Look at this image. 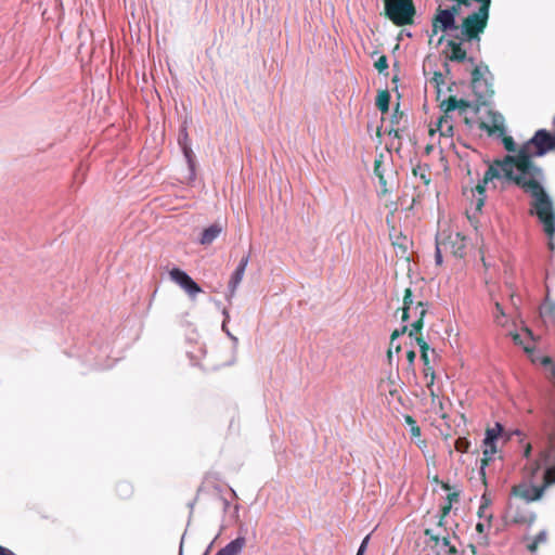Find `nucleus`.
<instances>
[{
  "instance_id": "58836bf2",
  "label": "nucleus",
  "mask_w": 555,
  "mask_h": 555,
  "mask_svg": "<svg viewBox=\"0 0 555 555\" xmlns=\"http://www.w3.org/2000/svg\"><path fill=\"white\" fill-rule=\"evenodd\" d=\"M459 493L457 492H452V493H449L448 496H447V500H448V504L452 505L454 502H457L459 501Z\"/></svg>"
},
{
  "instance_id": "ddd939ff",
  "label": "nucleus",
  "mask_w": 555,
  "mask_h": 555,
  "mask_svg": "<svg viewBox=\"0 0 555 555\" xmlns=\"http://www.w3.org/2000/svg\"><path fill=\"white\" fill-rule=\"evenodd\" d=\"M447 47L450 49L448 59L452 62H463L466 60V51L462 48L461 42L449 40Z\"/></svg>"
},
{
  "instance_id": "de8ad7c7",
  "label": "nucleus",
  "mask_w": 555,
  "mask_h": 555,
  "mask_svg": "<svg viewBox=\"0 0 555 555\" xmlns=\"http://www.w3.org/2000/svg\"><path fill=\"white\" fill-rule=\"evenodd\" d=\"M444 519L446 518H441V516L439 517V521H438V526L439 527H443L444 526Z\"/></svg>"
},
{
  "instance_id": "09e8293b",
  "label": "nucleus",
  "mask_w": 555,
  "mask_h": 555,
  "mask_svg": "<svg viewBox=\"0 0 555 555\" xmlns=\"http://www.w3.org/2000/svg\"><path fill=\"white\" fill-rule=\"evenodd\" d=\"M428 389H429V391H430V397H431L433 399H435L437 396H436V393H435V391H434V389H433V386H431L430 388H428Z\"/></svg>"
},
{
  "instance_id": "c85d7f7f",
  "label": "nucleus",
  "mask_w": 555,
  "mask_h": 555,
  "mask_svg": "<svg viewBox=\"0 0 555 555\" xmlns=\"http://www.w3.org/2000/svg\"><path fill=\"white\" fill-rule=\"evenodd\" d=\"M375 68L379 72V73H383L384 70H386L388 68V60H387V56L386 55H382L379 56V59L375 62L374 64Z\"/></svg>"
},
{
  "instance_id": "79ce46f5",
  "label": "nucleus",
  "mask_w": 555,
  "mask_h": 555,
  "mask_svg": "<svg viewBox=\"0 0 555 555\" xmlns=\"http://www.w3.org/2000/svg\"><path fill=\"white\" fill-rule=\"evenodd\" d=\"M530 453H531V444H530V443H528V444L526 446V448H525L524 456L528 459V457L530 456Z\"/></svg>"
},
{
  "instance_id": "f8f14e48",
  "label": "nucleus",
  "mask_w": 555,
  "mask_h": 555,
  "mask_svg": "<svg viewBox=\"0 0 555 555\" xmlns=\"http://www.w3.org/2000/svg\"><path fill=\"white\" fill-rule=\"evenodd\" d=\"M223 231V227L219 223H214L206 228L201 236L199 243L202 245H210Z\"/></svg>"
},
{
  "instance_id": "5fc2aeb1",
  "label": "nucleus",
  "mask_w": 555,
  "mask_h": 555,
  "mask_svg": "<svg viewBox=\"0 0 555 555\" xmlns=\"http://www.w3.org/2000/svg\"><path fill=\"white\" fill-rule=\"evenodd\" d=\"M550 248H551V249H553V248H554V246H553V243H552V242H550Z\"/></svg>"
},
{
  "instance_id": "20e7f679",
  "label": "nucleus",
  "mask_w": 555,
  "mask_h": 555,
  "mask_svg": "<svg viewBox=\"0 0 555 555\" xmlns=\"http://www.w3.org/2000/svg\"><path fill=\"white\" fill-rule=\"evenodd\" d=\"M504 519L506 524L531 525L535 515L526 504L509 503Z\"/></svg>"
},
{
  "instance_id": "c03bdc74",
  "label": "nucleus",
  "mask_w": 555,
  "mask_h": 555,
  "mask_svg": "<svg viewBox=\"0 0 555 555\" xmlns=\"http://www.w3.org/2000/svg\"><path fill=\"white\" fill-rule=\"evenodd\" d=\"M387 358H388V360H389V362H390V361H391V358H392V349H391V347H390V348L388 349V351H387Z\"/></svg>"
},
{
  "instance_id": "0eeeda50",
  "label": "nucleus",
  "mask_w": 555,
  "mask_h": 555,
  "mask_svg": "<svg viewBox=\"0 0 555 555\" xmlns=\"http://www.w3.org/2000/svg\"><path fill=\"white\" fill-rule=\"evenodd\" d=\"M457 28L455 18L452 17V13L439 7L433 17V35H436L438 31H447Z\"/></svg>"
},
{
  "instance_id": "a18cd8bd",
  "label": "nucleus",
  "mask_w": 555,
  "mask_h": 555,
  "mask_svg": "<svg viewBox=\"0 0 555 555\" xmlns=\"http://www.w3.org/2000/svg\"><path fill=\"white\" fill-rule=\"evenodd\" d=\"M441 488H442L443 490H447V491H449V490H450V486H449V483H446V482H442V483H441Z\"/></svg>"
},
{
  "instance_id": "f03ea898",
  "label": "nucleus",
  "mask_w": 555,
  "mask_h": 555,
  "mask_svg": "<svg viewBox=\"0 0 555 555\" xmlns=\"http://www.w3.org/2000/svg\"><path fill=\"white\" fill-rule=\"evenodd\" d=\"M489 67L485 64L477 65L472 72V89L477 99L487 102L493 94V85L488 78Z\"/></svg>"
},
{
  "instance_id": "cd10ccee",
  "label": "nucleus",
  "mask_w": 555,
  "mask_h": 555,
  "mask_svg": "<svg viewBox=\"0 0 555 555\" xmlns=\"http://www.w3.org/2000/svg\"><path fill=\"white\" fill-rule=\"evenodd\" d=\"M502 142L506 151L508 152H515L516 151V144L512 137L509 135H502Z\"/></svg>"
},
{
  "instance_id": "f3484780",
  "label": "nucleus",
  "mask_w": 555,
  "mask_h": 555,
  "mask_svg": "<svg viewBox=\"0 0 555 555\" xmlns=\"http://www.w3.org/2000/svg\"><path fill=\"white\" fill-rule=\"evenodd\" d=\"M414 302L412 298V291L411 288H405L404 296H403V307H402V321L405 322L409 320L411 311L414 308Z\"/></svg>"
},
{
  "instance_id": "9d476101",
  "label": "nucleus",
  "mask_w": 555,
  "mask_h": 555,
  "mask_svg": "<svg viewBox=\"0 0 555 555\" xmlns=\"http://www.w3.org/2000/svg\"><path fill=\"white\" fill-rule=\"evenodd\" d=\"M424 534L429 538L430 541L435 543L436 546L441 544L442 547H446V554L455 555L457 550L454 545H451L450 539L448 537L440 538L438 534H435L434 531L429 528L425 529Z\"/></svg>"
},
{
  "instance_id": "7ed1b4c3",
  "label": "nucleus",
  "mask_w": 555,
  "mask_h": 555,
  "mask_svg": "<svg viewBox=\"0 0 555 555\" xmlns=\"http://www.w3.org/2000/svg\"><path fill=\"white\" fill-rule=\"evenodd\" d=\"M503 430V427L501 424L496 423L494 427L487 428L486 430V437L483 439V451H482V459H481V468H480V475L483 480V483H486V473L485 467L489 464L490 461H492L493 455L496 453V446L495 440L501 435Z\"/></svg>"
},
{
  "instance_id": "aec40b11",
  "label": "nucleus",
  "mask_w": 555,
  "mask_h": 555,
  "mask_svg": "<svg viewBox=\"0 0 555 555\" xmlns=\"http://www.w3.org/2000/svg\"><path fill=\"white\" fill-rule=\"evenodd\" d=\"M532 362L539 363L550 371L551 377L555 378V363L553 359L548 356H538L532 359Z\"/></svg>"
},
{
  "instance_id": "8fccbe9b",
  "label": "nucleus",
  "mask_w": 555,
  "mask_h": 555,
  "mask_svg": "<svg viewBox=\"0 0 555 555\" xmlns=\"http://www.w3.org/2000/svg\"><path fill=\"white\" fill-rule=\"evenodd\" d=\"M434 78H435L436 80H437V78H440V79H441V78H442V75H441L440 73H435V77H434Z\"/></svg>"
},
{
  "instance_id": "2eb2a0df",
  "label": "nucleus",
  "mask_w": 555,
  "mask_h": 555,
  "mask_svg": "<svg viewBox=\"0 0 555 555\" xmlns=\"http://www.w3.org/2000/svg\"><path fill=\"white\" fill-rule=\"evenodd\" d=\"M548 534L545 530L540 531L534 538L527 539L526 548L530 553H534L538 551L539 546L545 544L547 542Z\"/></svg>"
},
{
  "instance_id": "c756f323",
  "label": "nucleus",
  "mask_w": 555,
  "mask_h": 555,
  "mask_svg": "<svg viewBox=\"0 0 555 555\" xmlns=\"http://www.w3.org/2000/svg\"><path fill=\"white\" fill-rule=\"evenodd\" d=\"M503 317H504V311H503L502 306L499 302H495L494 319L499 325H504V321L502 320Z\"/></svg>"
},
{
  "instance_id": "f257e3e1",
  "label": "nucleus",
  "mask_w": 555,
  "mask_h": 555,
  "mask_svg": "<svg viewBox=\"0 0 555 555\" xmlns=\"http://www.w3.org/2000/svg\"><path fill=\"white\" fill-rule=\"evenodd\" d=\"M385 16L396 26L412 25L416 15L413 0H383Z\"/></svg>"
},
{
  "instance_id": "4be33fe9",
  "label": "nucleus",
  "mask_w": 555,
  "mask_h": 555,
  "mask_svg": "<svg viewBox=\"0 0 555 555\" xmlns=\"http://www.w3.org/2000/svg\"><path fill=\"white\" fill-rule=\"evenodd\" d=\"M421 359L423 360L424 365H425V369H424L425 376H427V371H430V380L427 384V388H430L435 383V372H434V369L429 365L428 351L422 350Z\"/></svg>"
},
{
  "instance_id": "ea45409f",
  "label": "nucleus",
  "mask_w": 555,
  "mask_h": 555,
  "mask_svg": "<svg viewBox=\"0 0 555 555\" xmlns=\"http://www.w3.org/2000/svg\"><path fill=\"white\" fill-rule=\"evenodd\" d=\"M451 507H452V505H450L448 503L441 507V511H440L441 518H446L448 516V514L451 511Z\"/></svg>"
},
{
  "instance_id": "603ef678",
  "label": "nucleus",
  "mask_w": 555,
  "mask_h": 555,
  "mask_svg": "<svg viewBox=\"0 0 555 555\" xmlns=\"http://www.w3.org/2000/svg\"><path fill=\"white\" fill-rule=\"evenodd\" d=\"M431 149H433V147H431L430 145L426 146V152H427V153H430Z\"/></svg>"
},
{
  "instance_id": "6ab92c4d",
  "label": "nucleus",
  "mask_w": 555,
  "mask_h": 555,
  "mask_svg": "<svg viewBox=\"0 0 555 555\" xmlns=\"http://www.w3.org/2000/svg\"><path fill=\"white\" fill-rule=\"evenodd\" d=\"M390 93L387 90L378 92L376 98V106L382 113H387L389 109Z\"/></svg>"
},
{
  "instance_id": "37998d69",
  "label": "nucleus",
  "mask_w": 555,
  "mask_h": 555,
  "mask_svg": "<svg viewBox=\"0 0 555 555\" xmlns=\"http://www.w3.org/2000/svg\"><path fill=\"white\" fill-rule=\"evenodd\" d=\"M389 134L393 135L395 138H400V132L398 129H390Z\"/></svg>"
},
{
  "instance_id": "72a5a7b5",
  "label": "nucleus",
  "mask_w": 555,
  "mask_h": 555,
  "mask_svg": "<svg viewBox=\"0 0 555 555\" xmlns=\"http://www.w3.org/2000/svg\"><path fill=\"white\" fill-rule=\"evenodd\" d=\"M461 5H464V3L455 2L452 7L446 9L447 11L452 13V17L455 18V16L460 13Z\"/></svg>"
},
{
  "instance_id": "4c0bfd02",
  "label": "nucleus",
  "mask_w": 555,
  "mask_h": 555,
  "mask_svg": "<svg viewBox=\"0 0 555 555\" xmlns=\"http://www.w3.org/2000/svg\"><path fill=\"white\" fill-rule=\"evenodd\" d=\"M415 358H416V353L414 350H409L406 352V360H408L410 366H413Z\"/></svg>"
},
{
  "instance_id": "a211bd4d",
  "label": "nucleus",
  "mask_w": 555,
  "mask_h": 555,
  "mask_svg": "<svg viewBox=\"0 0 555 555\" xmlns=\"http://www.w3.org/2000/svg\"><path fill=\"white\" fill-rule=\"evenodd\" d=\"M412 173L414 177L420 178L425 185H428L431 181L430 170L427 165L417 164L416 166L413 167Z\"/></svg>"
},
{
  "instance_id": "5701e85b",
  "label": "nucleus",
  "mask_w": 555,
  "mask_h": 555,
  "mask_svg": "<svg viewBox=\"0 0 555 555\" xmlns=\"http://www.w3.org/2000/svg\"><path fill=\"white\" fill-rule=\"evenodd\" d=\"M489 505H490V500L487 498V495H486V494H483V495L481 496V504H480V506H479V508H478L477 514H478V516H479L480 518H486V519H487V521L489 522V525H491V521H492V514H489V515H487V514H486V512H487V509H488Z\"/></svg>"
},
{
  "instance_id": "1a4fd4ad",
  "label": "nucleus",
  "mask_w": 555,
  "mask_h": 555,
  "mask_svg": "<svg viewBox=\"0 0 555 555\" xmlns=\"http://www.w3.org/2000/svg\"><path fill=\"white\" fill-rule=\"evenodd\" d=\"M248 261H249V256H244L241 259L237 268L235 269V271L232 274V276H231L230 281H229V288H230L232 294L235 292V289L237 288V286L242 282L244 273H245V270H246V267L248 264Z\"/></svg>"
},
{
  "instance_id": "49530a36",
  "label": "nucleus",
  "mask_w": 555,
  "mask_h": 555,
  "mask_svg": "<svg viewBox=\"0 0 555 555\" xmlns=\"http://www.w3.org/2000/svg\"><path fill=\"white\" fill-rule=\"evenodd\" d=\"M476 547H477V546H476L475 544H470V545H469V548L472 550V553H473L474 555H476V554H477Z\"/></svg>"
},
{
  "instance_id": "9b49d317",
  "label": "nucleus",
  "mask_w": 555,
  "mask_h": 555,
  "mask_svg": "<svg viewBox=\"0 0 555 555\" xmlns=\"http://www.w3.org/2000/svg\"><path fill=\"white\" fill-rule=\"evenodd\" d=\"M246 545V539L244 537H237L224 547L217 552L216 555H238Z\"/></svg>"
},
{
  "instance_id": "412c9836",
  "label": "nucleus",
  "mask_w": 555,
  "mask_h": 555,
  "mask_svg": "<svg viewBox=\"0 0 555 555\" xmlns=\"http://www.w3.org/2000/svg\"><path fill=\"white\" fill-rule=\"evenodd\" d=\"M480 129L487 131V133L489 135H493L496 133L499 135H504V133H505V128H504L503 124H496L495 121L492 125H489L487 122H481Z\"/></svg>"
},
{
  "instance_id": "3c124183",
  "label": "nucleus",
  "mask_w": 555,
  "mask_h": 555,
  "mask_svg": "<svg viewBox=\"0 0 555 555\" xmlns=\"http://www.w3.org/2000/svg\"><path fill=\"white\" fill-rule=\"evenodd\" d=\"M395 350H396V352H399V351L401 350V346H400V345H397V346L395 347Z\"/></svg>"
},
{
  "instance_id": "bb28decb",
  "label": "nucleus",
  "mask_w": 555,
  "mask_h": 555,
  "mask_svg": "<svg viewBox=\"0 0 555 555\" xmlns=\"http://www.w3.org/2000/svg\"><path fill=\"white\" fill-rule=\"evenodd\" d=\"M405 422L411 426V434L413 437H420L421 436V428L416 424L415 420L411 415L405 416Z\"/></svg>"
},
{
  "instance_id": "dca6fc26",
  "label": "nucleus",
  "mask_w": 555,
  "mask_h": 555,
  "mask_svg": "<svg viewBox=\"0 0 555 555\" xmlns=\"http://www.w3.org/2000/svg\"><path fill=\"white\" fill-rule=\"evenodd\" d=\"M491 525L489 522L486 525L483 522H477L476 525V531H477V538L475 539L476 545L481 547H487L489 545V538L487 534V529L490 528Z\"/></svg>"
},
{
  "instance_id": "864d4df0",
  "label": "nucleus",
  "mask_w": 555,
  "mask_h": 555,
  "mask_svg": "<svg viewBox=\"0 0 555 555\" xmlns=\"http://www.w3.org/2000/svg\"><path fill=\"white\" fill-rule=\"evenodd\" d=\"M434 481H435V482H438V481H439L438 476H436V477L434 478Z\"/></svg>"
},
{
  "instance_id": "f704fd0d",
  "label": "nucleus",
  "mask_w": 555,
  "mask_h": 555,
  "mask_svg": "<svg viewBox=\"0 0 555 555\" xmlns=\"http://www.w3.org/2000/svg\"><path fill=\"white\" fill-rule=\"evenodd\" d=\"M444 251L443 248H440V242L437 241V245H436V262L438 264H441L442 262V256H441V253Z\"/></svg>"
},
{
  "instance_id": "a878e982",
  "label": "nucleus",
  "mask_w": 555,
  "mask_h": 555,
  "mask_svg": "<svg viewBox=\"0 0 555 555\" xmlns=\"http://www.w3.org/2000/svg\"><path fill=\"white\" fill-rule=\"evenodd\" d=\"M469 441L464 437H460L455 441V449L461 453H466L469 449Z\"/></svg>"
},
{
  "instance_id": "393cba45",
  "label": "nucleus",
  "mask_w": 555,
  "mask_h": 555,
  "mask_svg": "<svg viewBox=\"0 0 555 555\" xmlns=\"http://www.w3.org/2000/svg\"><path fill=\"white\" fill-rule=\"evenodd\" d=\"M382 165H383V155L380 154L378 156V158H376L374 162V173L378 178L379 183L382 185H386V180H385L384 173L382 171Z\"/></svg>"
},
{
  "instance_id": "2f4dec72",
  "label": "nucleus",
  "mask_w": 555,
  "mask_h": 555,
  "mask_svg": "<svg viewBox=\"0 0 555 555\" xmlns=\"http://www.w3.org/2000/svg\"><path fill=\"white\" fill-rule=\"evenodd\" d=\"M408 327L406 326H403L401 330H395L392 333H391V336H390V346L393 345V341L402 334H404L406 332Z\"/></svg>"
},
{
  "instance_id": "b1692460",
  "label": "nucleus",
  "mask_w": 555,
  "mask_h": 555,
  "mask_svg": "<svg viewBox=\"0 0 555 555\" xmlns=\"http://www.w3.org/2000/svg\"><path fill=\"white\" fill-rule=\"evenodd\" d=\"M440 108L443 114H448L457 108V99L454 95H450L448 99L440 103Z\"/></svg>"
},
{
  "instance_id": "a19ab883",
  "label": "nucleus",
  "mask_w": 555,
  "mask_h": 555,
  "mask_svg": "<svg viewBox=\"0 0 555 555\" xmlns=\"http://www.w3.org/2000/svg\"><path fill=\"white\" fill-rule=\"evenodd\" d=\"M120 486L125 489V491L127 492L128 496L132 494V487L131 486L126 485V483H122Z\"/></svg>"
},
{
  "instance_id": "4468645a",
  "label": "nucleus",
  "mask_w": 555,
  "mask_h": 555,
  "mask_svg": "<svg viewBox=\"0 0 555 555\" xmlns=\"http://www.w3.org/2000/svg\"><path fill=\"white\" fill-rule=\"evenodd\" d=\"M437 130L443 137H453L454 128L452 117L448 114H443L437 121Z\"/></svg>"
},
{
  "instance_id": "473e14b6",
  "label": "nucleus",
  "mask_w": 555,
  "mask_h": 555,
  "mask_svg": "<svg viewBox=\"0 0 555 555\" xmlns=\"http://www.w3.org/2000/svg\"><path fill=\"white\" fill-rule=\"evenodd\" d=\"M415 339H416V343H417L421 351L422 350H424V351H428L429 350V345L425 341L423 336H416Z\"/></svg>"
},
{
  "instance_id": "7c9ffc66",
  "label": "nucleus",
  "mask_w": 555,
  "mask_h": 555,
  "mask_svg": "<svg viewBox=\"0 0 555 555\" xmlns=\"http://www.w3.org/2000/svg\"><path fill=\"white\" fill-rule=\"evenodd\" d=\"M477 193H478V196H477L476 202H475V208H476V210L480 211L482 206L485 205L486 197H485V192L482 194H480L477 191Z\"/></svg>"
},
{
  "instance_id": "39448f33",
  "label": "nucleus",
  "mask_w": 555,
  "mask_h": 555,
  "mask_svg": "<svg viewBox=\"0 0 555 555\" xmlns=\"http://www.w3.org/2000/svg\"><path fill=\"white\" fill-rule=\"evenodd\" d=\"M440 242V248H443L444 253H450L454 257L462 258L465 255L466 240L460 232L450 233Z\"/></svg>"
},
{
  "instance_id": "6e6552de",
  "label": "nucleus",
  "mask_w": 555,
  "mask_h": 555,
  "mask_svg": "<svg viewBox=\"0 0 555 555\" xmlns=\"http://www.w3.org/2000/svg\"><path fill=\"white\" fill-rule=\"evenodd\" d=\"M411 313H414L417 317V319L414 323H412V328L409 333L410 337L414 336L416 333H420L424 326V318L427 313L425 304L423 301L416 302Z\"/></svg>"
},
{
  "instance_id": "e433bc0d",
  "label": "nucleus",
  "mask_w": 555,
  "mask_h": 555,
  "mask_svg": "<svg viewBox=\"0 0 555 555\" xmlns=\"http://www.w3.org/2000/svg\"><path fill=\"white\" fill-rule=\"evenodd\" d=\"M369 539H370V537H369V535H366V537L363 539V541H362V543H361V545H360V547H359V550H358L357 555H363V554H364L365 548H366L367 543H369Z\"/></svg>"
},
{
  "instance_id": "c9c22d12",
  "label": "nucleus",
  "mask_w": 555,
  "mask_h": 555,
  "mask_svg": "<svg viewBox=\"0 0 555 555\" xmlns=\"http://www.w3.org/2000/svg\"><path fill=\"white\" fill-rule=\"evenodd\" d=\"M470 106V103L464 99H457V108L465 112Z\"/></svg>"
},
{
  "instance_id": "423d86ee",
  "label": "nucleus",
  "mask_w": 555,
  "mask_h": 555,
  "mask_svg": "<svg viewBox=\"0 0 555 555\" xmlns=\"http://www.w3.org/2000/svg\"><path fill=\"white\" fill-rule=\"evenodd\" d=\"M171 281L181 286L191 297H194L202 292L199 285L193 279L179 268H173L169 271Z\"/></svg>"
}]
</instances>
